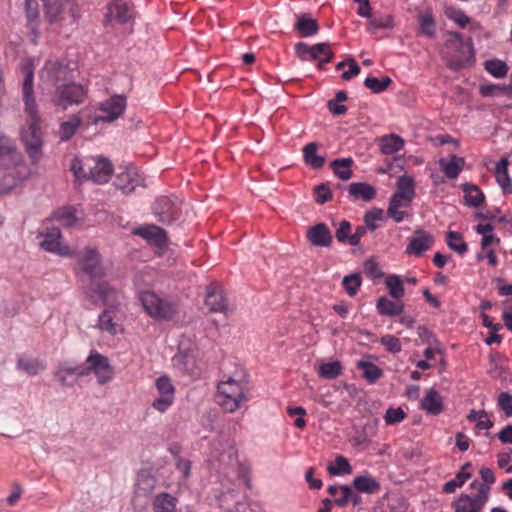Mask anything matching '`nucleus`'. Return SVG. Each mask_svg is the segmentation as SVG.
<instances>
[{"instance_id":"680f3d73","label":"nucleus","mask_w":512,"mask_h":512,"mask_svg":"<svg viewBox=\"0 0 512 512\" xmlns=\"http://www.w3.org/2000/svg\"><path fill=\"white\" fill-rule=\"evenodd\" d=\"M364 272L371 279H378L383 276V272L374 258H368L364 262Z\"/></svg>"},{"instance_id":"e433bc0d","label":"nucleus","mask_w":512,"mask_h":512,"mask_svg":"<svg viewBox=\"0 0 512 512\" xmlns=\"http://www.w3.org/2000/svg\"><path fill=\"white\" fill-rule=\"evenodd\" d=\"M353 159L348 158H338L331 162L330 166L334 172V174L341 180H349L353 172L351 170V166L353 165Z\"/></svg>"},{"instance_id":"473e14b6","label":"nucleus","mask_w":512,"mask_h":512,"mask_svg":"<svg viewBox=\"0 0 512 512\" xmlns=\"http://www.w3.org/2000/svg\"><path fill=\"white\" fill-rule=\"evenodd\" d=\"M16 368L19 371L27 373L29 376H35L44 371L46 365L37 358L18 357Z\"/></svg>"},{"instance_id":"c85d7f7f","label":"nucleus","mask_w":512,"mask_h":512,"mask_svg":"<svg viewBox=\"0 0 512 512\" xmlns=\"http://www.w3.org/2000/svg\"><path fill=\"white\" fill-rule=\"evenodd\" d=\"M508 159L501 158L500 161L496 164L495 167V177L496 181L503 190L504 194L512 193V183L510 176L508 174Z\"/></svg>"},{"instance_id":"de8ad7c7","label":"nucleus","mask_w":512,"mask_h":512,"mask_svg":"<svg viewBox=\"0 0 512 512\" xmlns=\"http://www.w3.org/2000/svg\"><path fill=\"white\" fill-rule=\"evenodd\" d=\"M357 367L362 370L363 377L370 383H374L383 375V371L371 362L361 360L358 362Z\"/></svg>"},{"instance_id":"603ef678","label":"nucleus","mask_w":512,"mask_h":512,"mask_svg":"<svg viewBox=\"0 0 512 512\" xmlns=\"http://www.w3.org/2000/svg\"><path fill=\"white\" fill-rule=\"evenodd\" d=\"M484 66L486 71L496 78H503L508 72L506 63L498 59L487 60Z\"/></svg>"},{"instance_id":"f3484780","label":"nucleus","mask_w":512,"mask_h":512,"mask_svg":"<svg viewBox=\"0 0 512 512\" xmlns=\"http://www.w3.org/2000/svg\"><path fill=\"white\" fill-rule=\"evenodd\" d=\"M134 235L140 236L147 241L148 244L154 245L159 249L167 245V232L154 224H145L132 230Z\"/></svg>"},{"instance_id":"c756f323","label":"nucleus","mask_w":512,"mask_h":512,"mask_svg":"<svg viewBox=\"0 0 512 512\" xmlns=\"http://www.w3.org/2000/svg\"><path fill=\"white\" fill-rule=\"evenodd\" d=\"M318 147L316 142H310L303 147L304 162L313 169H320L325 164V157L317 154Z\"/></svg>"},{"instance_id":"9d476101","label":"nucleus","mask_w":512,"mask_h":512,"mask_svg":"<svg viewBox=\"0 0 512 512\" xmlns=\"http://www.w3.org/2000/svg\"><path fill=\"white\" fill-rule=\"evenodd\" d=\"M86 96L87 88L80 83H76L73 79L69 83L61 84L59 90L55 91L52 101L55 106L66 110L72 105L83 103Z\"/></svg>"},{"instance_id":"79ce46f5","label":"nucleus","mask_w":512,"mask_h":512,"mask_svg":"<svg viewBox=\"0 0 512 512\" xmlns=\"http://www.w3.org/2000/svg\"><path fill=\"white\" fill-rule=\"evenodd\" d=\"M340 490L342 492V496L334 500V503L337 506L344 507L348 502H351L353 506H359L362 503L361 496L356 493L350 486L342 485L340 486Z\"/></svg>"},{"instance_id":"cd10ccee","label":"nucleus","mask_w":512,"mask_h":512,"mask_svg":"<svg viewBox=\"0 0 512 512\" xmlns=\"http://www.w3.org/2000/svg\"><path fill=\"white\" fill-rule=\"evenodd\" d=\"M150 502L154 512H174L178 500L171 494L162 492L153 497Z\"/></svg>"},{"instance_id":"39448f33","label":"nucleus","mask_w":512,"mask_h":512,"mask_svg":"<svg viewBox=\"0 0 512 512\" xmlns=\"http://www.w3.org/2000/svg\"><path fill=\"white\" fill-rule=\"evenodd\" d=\"M249 392L247 382L229 378L218 385V403L225 411L232 413L249 400Z\"/></svg>"},{"instance_id":"f8f14e48","label":"nucleus","mask_w":512,"mask_h":512,"mask_svg":"<svg viewBox=\"0 0 512 512\" xmlns=\"http://www.w3.org/2000/svg\"><path fill=\"white\" fill-rule=\"evenodd\" d=\"M40 78L43 84L55 87L56 90H59L61 84L71 82L74 76L68 65L57 61H49L42 69Z\"/></svg>"},{"instance_id":"393cba45","label":"nucleus","mask_w":512,"mask_h":512,"mask_svg":"<svg viewBox=\"0 0 512 512\" xmlns=\"http://www.w3.org/2000/svg\"><path fill=\"white\" fill-rule=\"evenodd\" d=\"M348 193L354 201L363 200L370 202L376 197L375 188L366 182L351 183L348 187Z\"/></svg>"},{"instance_id":"4be33fe9","label":"nucleus","mask_w":512,"mask_h":512,"mask_svg":"<svg viewBox=\"0 0 512 512\" xmlns=\"http://www.w3.org/2000/svg\"><path fill=\"white\" fill-rule=\"evenodd\" d=\"M319 24L316 19H313L309 14H297L294 24V30L300 37H312L319 32Z\"/></svg>"},{"instance_id":"a18cd8bd","label":"nucleus","mask_w":512,"mask_h":512,"mask_svg":"<svg viewBox=\"0 0 512 512\" xmlns=\"http://www.w3.org/2000/svg\"><path fill=\"white\" fill-rule=\"evenodd\" d=\"M342 364L340 361H332L320 364L318 368L319 376L324 379H335L342 374Z\"/></svg>"},{"instance_id":"20e7f679","label":"nucleus","mask_w":512,"mask_h":512,"mask_svg":"<svg viewBox=\"0 0 512 512\" xmlns=\"http://www.w3.org/2000/svg\"><path fill=\"white\" fill-rule=\"evenodd\" d=\"M138 299L145 312L157 321H172L179 315L177 301L169 297H162L154 291H141L138 294Z\"/></svg>"},{"instance_id":"37998d69","label":"nucleus","mask_w":512,"mask_h":512,"mask_svg":"<svg viewBox=\"0 0 512 512\" xmlns=\"http://www.w3.org/2000/svg\"><path fill=\"white\" fill-rule=\"evenodd\" d=\"M24 12L28 26L34 30L38 26L40 9L37 0H24Z\"/></svg>"},{"instance_id":"72a5a7b5","label":"nucleus","mask_w":512,"mask_h":512,"mask_svg":"<svg viewBox=\"0 0 512 512\" xmlns=\"http://www.w3.org/2000/svg\"><path fill=\"white\" fill-rule=\"evenodd\" d=\"M379 146L383 154L392 155L404 147V140L396 134L384 135L379 138Z\"/></svg>"},{"instance_id":"1a4fd4ad","label":"nucleus","mask_w":512,"mask_h":512,"mask_svg":"<svg viewBox=\"0 0 512 512\" xmlns=\"http://www.w3.org/2000/svg\"><path fill=\"white\" fill-rule=\"evenodd\" d=\"M87 366L81 365L80 376H88L93 373L99 384H106L114 378V369L108 358L97 351H91L86 358Z\"/></svg>"},{"instance_id":"a19ab883","label":"nucleus","mask_w":512,"mask_h":512,"mask_svg":"<svg viewBox=\"0 0 512 512\" xmlns=\"http://www.w3.org/2000/svg\"><path fill=\"white\" fill-rule=\"evenodd\" d=\"M471 464L466 463L462 469L456 474L455 478L446 482L443 487V491L451 494L454 493L455 490L464 485V483L471 477V474L466 471V469L470 468Z\"/></svg>"},{"instance_id":"e2e57ef3","label":"nucleus","mask_w":512,"mask_h":512,"mask_svg":"<svg viewBox=\"0 0 512 512\" xmlns=\"http://www.w3.org/2000/svg\"><path fill=\"white\" fill-rule=\"evenodd\" d=\"M406 414L402 408H389L384 416L385 422L389 425L398 424L404 420Z\"/></svg>"},{"instance_id":"4d7b16f0","label":"nucleus","mask_w":512,"mask_h":512,"mask_svg":"<svg viewBox=\"0 0 512 512\" xmlns=\"http://www.w3.org/2000/svg\"><path fill=\"white\" fill-rule=\"evenodd\" d=\"M380 343L385 347V349L393 354L399 353L402 350V345L399 340L394 335L386 334L381 337Z\"/></svg>"},{"instance_id":"dca6fc26","label":"nucleus","mask_w":512,"mask_h":512,"mask_svg":"<svg viewBox=\"0 0 512 512\" xmlns=\"http://www.w3.org/2000/svg\"><path fill=\"white\" fill-rule=\"evenodd\" d=\"M114 186L122 191L123 194H130L136 187H145V184L143 177L138 173L136 167L131 166L116 175Z\"/></svg>"},{"instance_id":"6e6552de","label":"nucleus","mask_w":512,"mask_h":512,"mask_svg":"<svg viewBox=\"0 0 512 512\" xmlns=\"http://www.w3.org/2000/svg\"><path fill=\"white\" fill-rule=\"evenodd\" d=\"M157 480L150 472L142 470L137 474L132 506L135 511L142 512L147 508L156 488Z\"/></svg>"},{"instance_id":"412c9836","label":"nucleus","mask_w":512,"mask_h":512,"mask_svg":"<svg viewBox=\"0 0 512 512\" xmlns=\"http://www.w3.org/2000/svg\"><path fill=\"white\" fill-rule=\"evenodd\" d=\"M306 237L311 245L316 247H328L332 243V234L325 223H317L310 227Z\"/></svg>"},{"instance_id":"864d4df0","label":"nucleus","mask_w":512,"mask_h":512,"mask_svg":"<svg viewBox=\"0 0 512 512\" xmlns=\"http://www.w3.org/2000/svg\"><path fill=\"white\" fill-rule=\"evenodd\" d=\"M362 278L359 273H352L350 275H346L342 280V285L347 292V294L351 297L355 296L361 286Z\"/></svg>"},{"instance_id":"b1692460","label":"nucleus","mask_w":512,"mask_h":512,"mask_svg":"<svg viewBox=\"0 0 512 512\" xmlns=\"http://www.w3.org/2000/svg\"><path fill=\"white\" fill-rule=\"evenodd\" d=\"M421 408L433 416L441 414L444 404L440 393L434 388L429 389L421 400Z\"/></svg>"},{"instance_id":"5fc2aeb1","label":"nucleus","mask_w":512,"mask_h":512,"mask_svg":"<svg viewBox=\"0 0 512 512\" xmlns=\"http://www.w3.org/2000/svg\"><path fill=\"white\" fill-rule=\"evenodd\" d=\"M445 15L460 27L464 28L470 23V18L461 9L448 7L445 10Z\"/></svg>"},{"instance_id":"09e8293b","label":"nucleus","mask_w":512,"mask_h":512,"mask_svg":"<svg viewBox=\"0 0 512 512\" xmlns=\"http://www.w3.org/2000/svg\"><path fill=\"white\" fill-rule=\"evenodd\" d=\"M446 242L448 247L458 254H463L467 251V244L459 232L448 231Z\"/></svg>"},{"instance_id":"6ab92c4d","label":"nucleus","mask_w":512,"mask_h":512,"mask_svg":"<svg viewBox=\"0 0 512 512\" xmlns=\"http://www.w3.org/2000/svg\"><path fill=\"white\" fill-rule=\"evenodd\" d=\"M126 108V97L123 95H114L100 106V110L105 113L101 116L104 122H111L122 115Z\"/></svg>"},{"instance_id":"4468645a","label":"nucleus","mask_w":512,"mask_h":512,"mask_svg":"<svg viewBox=\"0 0 512 512\" xmlns=\"http://www.w3.org/2000/svg\"><path fill=\"white\" fill-rule=\"evenodd\" d=\"M204 304L211 313L228 314L230 312L222 285L213 281L205 287Z\"/></svg>"},{"instance_id":"9b49d317","label":"nucleus","mask_w":512,"mask_h":512,"mask_svg":"<svg viewBox=\"0 0 512 512\" xmlns=\"http://www.w3.org/2000/svg\"><path fill=\"white\" fill-rule=\"evenodd\" d=\"M151 210L158 222L170 225L181 215V201L176 196H160L152 204Z\"/></svg>"},{"instance_id":"c03bdc74","label":"nucleus","mask_w":512,"mask_h":512,"mask_svg":"<svg viewBox=\"0 0 512 512\" xmlns=\"http://www.w3.org/2000/svg\"><path fill=\"white\" fill-rule=\"evenodd\" d=\"M81 122V119L77 116H73L68 121L62 122L59 129V138L62 141L70 140L80 127Z\"/></svg>"},{"instance_id":"6e6d98bb","label":"nucleus","mask_w":512,"mask_h":512,"mask_svg":"<svg viewBox=\"0 0 512 512\" xmlns=\"http://www.w3.org/2000/svg\"><path fill=\"white\" fill-rule=\"evenodd\" d=\"M383 219V210L380 208H373L364 214V225L368 227L370 231H375L378 228L376 221Z\"/></svg>"},{"instance_id":"052dcab7","label":"nucleus","mask_w":512,"mask_h":512,"mask_svg":"<svg viewBox=\"0 0 512 512\" xmlns=\"http://www.w3.org/2000/svg\"><path fill=\"white\" fill-rule=\"evenodd\" d=\"M315 200L318 204H324L332 199V191L327 183H321L314 188Z\"/></svg>"},{"instance_id":"69168bd1","label":"nucleus","mask_w":512,"mask_h":512,"mask_svg":"<svg viewBox=\"0 0 512 512\" xmlns=\"http://www.w3.org/2000/svg\"><path fill=\"white\" fill-rule=\"evenodd\" d=\"M498 406L504 411L506 417L512 416V395L501 392L498 396Z\"/></svg>"},{"instance_id":"a211bd4d","label":"nucleus","mask_w":512,"mask_h":512,"mask_svg":"<svg viewBox=\"0 0 512 512\" xmlns=\"http://www.w3.org/2000/svg\"><path fill=\"white\" fill-rule=\"evenodd\" d=\"M43 237L44 238L40 242V245L45 251L59 254L60 256H73L70 248L62 245L61 232L59 228H47Z\"/></svg>"},{"instance_id":"c9c22d12","label":"nucleus","mask_w":512,"mask_h":512,"mask_svg":"<svg viewBox=\"0 0 512 512\" xmlns=\"http://www.w3.org/2000/svg\"><path fill=\"white\" fill-rule=\"evenodd\" d=\"M376 308L380 315L392 317L400 315L403 312L404 305L402 303L393 302L387 297L382 296L377 300Z\"/></svg>"},{"instance_id":"7c9ffc66","label":"nucleus","mask_w":512,"mask_h":512,"mask_svg":"<svg viewBox=\"0 0 512 512\" xmlns=\"http://www.w3.org/2000/svg\"><path fill=\"white\" fill-rule=\"evenodd\" d=\"M464 164V158L458 157L457 155L454 154L451 155L450 161H446L443 158L439 160V165L448 179L457 178L460 172L462 171Z\"/></svg>"},{"instance_id":"ddd939ff","label":"nucleus","mask_w":512,"mask_h":512,"mask_svg":"<svg viewBox=\"0 0 512 512\" xmlns=\"http://www.w3.org/2000/svg\"><path fill=\"white\" fill-rule=\"evenodd\" d=\"M490 487L481 485L479 493L471 497L468 494H461L454 502L455 512H481L485 504L488 502Z\"/></svg>"},{"instance_id":"58836bf2","label":"nucleus","mask_w":512,"mask_h":512,"mask_svg":"<svg viewBox=\"0 0 512 512\" xmlns=\"http://www.w3.org/2000/svg\"><path fill=\"white\" fill-rule=\"evenodd\" d=\"M393 27L394 21L391 15L374 13L369 18L367 29L374 34L379 29H391Z\"/></svg>"},{"instance_id":"ea45409f","label":"nucleus","mask_w":512,"mask_h":512,"mask_svg":"<svg viewBox=\"0 0 512 512\" xmlns=\"http://www.w3.org/2000/svg\"><path fill=\"white\" fill-rule=\"evenodd\" d=\"M118 309L106 307L98 317V328L111 335L117 334L118 325L113 321V313Z\"/></svg>"},{"instance_id":"0eeeda50","label":"nucleus","mask_w":512,"mask_h":512,"mask_svg":"<svg viewBox=\"0 0 512 512\" xmlns=\"http://www.w3.org/2000/svg\"><path fill=\"white\" fill-rule=\"evenodd\" d=\"M448 39L446 40V46L448 48L460 51L463 48L468 49V55L456 54L452 56L448 62L450 69L458 71L473 62L474 59V48L473 41L471 38L464 39L459 32H448Z\"/></svg>"},{"instance_id":"13d9d810","label":"nucleus","mask_w":512,"mask_h":512,"mask_svg":"<svg viewBox=\"0 0 512 512\" xmlns=\"http://www.w3.org/2000/svg\"><path fill=\"white\" fill-rule=\"evenodd\" d=\"M351 227V223L347 220H342L339 223V227L335 232V237L338 242L350 245V237L352 235Z\"/></svg>"},{"instance_id":"bf43d9fd","label":"nucleus","mask_w":512,"mask_h":512,"mask_svg":"<svg viewBox=\"0 0 512 512\" xmlns=\"http://www.w3.org/2000/svg\"><path fill=\"white\" fill-rule=\"evenodd\" d=\"M52 219L63 226H72L76 222V216L73 212L61 209L53 212Z\"/></svg>"},{"instance_id":"49530a36","label":"nucleus","mask_w":512,"mask_h":512,"mask_svg":"<svg viewBox=\"0 0 512 512\" xmlns=\"http://www.w3.org/2000/svg\"><path fill=\"white\" fill-rule=\"evenodd\" d=\"M327 471L332 476H340L350 474L352 467L344 456L337 455L334 463L328 465Z\"/></svg>"},{"instance_id":"bb28decb","label":"nucleus","mask_w":512,"mask_h":512,"mask_svg":"<svg viewBox=\"0 0 512 512\" xmlns=\"http://www.w3.org/2000/svg\"><path fill=\"white\" fill-rule=\"evenodd\" d=\"M461 188L464 193V204L466 206L477 208L485 201V195L477 185L463 183Z\"/></svg>"},{"instance_id":"774afa93","label":"nucleus","mask_w":512,"mask_h":512,"mask_svg":"<svg viewBox=\"0 0 512 512\" xmlns=\"http://www.w3.org/2000/svg\"><path fill=\"white\" fill-rule=\"evenodd\" d=\"M387 215L395 222L400 223L404 220L406 212L400 211L399 208H397L396 200L394 199L393 201H389Z\"/></svg>"},{"instance_id":"3c124183","label":"nucleus","mask_w":512,"mask_h":512,"mask_svg":"<svg viewBox=\"0 0 512 512\" xmlns=\"http://www.w3.org/2000/svg\"><path fill=\"white\" fill-rule=\"evenodd\" d=\"M385 284L391 297L400 299L404 295L403 280L398 275H388Z\"/></svg>"},{"instance_id":"f03ea898","label":"nucleus","mask_w":512,"mask_h":512,"mask_svg":"<svg viewBox=\"0 0 512 512\" xmlns=\"http://www.w3.org/2000/svg\"><path fill=\"white\" fill-rule=\"evenodd\" d=\"M76 269L79 279L86 285L87 295L94 302L98 298L105 307L118 309L120 291L108 282L101 281L106 275V268L100 258H79Z\"/></svg>"},{"instance_id":"a878e982","label":"nucleus","mask_w":512,"mask_h":512,"mask_svg":"<svg viewBox=\"0 0 512 512\" xmlns=\"http://www.w3.org/2000/svg\"><path fill=\"white\" fill-rule=\"evenodd\" d=\"M81 365L80 366H71L67 363H61L57 366L56 371L54 373L55 379L60 383L63 387H71L74 385V381L70 380L71 377L80 376Z\"/></svg>"},{"instance_id":"338daca9","label":"nucleus","mask_w":512,"mask_h":512,"mask_svg":"<svg viewBox=\"0 0 512 512\" xmlns=\"http://www.w3.org/2000/svg\"><path fill=\"white\" fill-rule=\"evenodd\" d=\"M294 52L298 59L301 61L311 60L312 46L305 42H297L294 45Z\"/></svg>"},{"instance_id":"8fccbe9b","label":"nucleus","mask_w":512,"mask_h":512,"mask_svg":"<svg viewBox=\"0 0 512 512\" xmlns=\"http://www.w3.org/2000/svg\"><path fill=\"white\" fill-rule=\"evenodd\" d=\"M392 83V79L389 76L382 77L381 79L375 77H367L364 80V85L372 93L379 94L384 92Z\"/></svg>"},{"instance_id":"2f4dec72","label":"nucleus","mask_w":512,"mask_h":512,"mask_svg":"<svg viewBox=\"0 0 512 512\" xmlns=\"http://www.w3.org/2000/svg\"><path fill=\"white\" fill-rule=\"evenodd\" d=\"M419 33L428 38H433L436 33V22L431 9H426L417 15Z\"/></svg>"},{"instance_id":"0e129e2a","label":"nucleus","mask_w":512,"mask_h":512,"mask_svg":"<svg viewBox=\"0 0 512 512\" xmlns=\"http://www.w3.org/2000/svg\"><path fill=\"white\" fill-rule=\"evenodd\" d=\"M368 230L369 229L366 225H359L356 227L354 233L350 237V246L359 247V249L355 250L354 252H360V253L364 252L360 247V240L362 237H364L367 234Z\"/></svg>"},{"instance_id":"f704fd0d","label":"nucleus","mask_w":512,"mask_h":512,"mask_svg":"<svg viewBox=\"0 0 512 512\" xmlns=\"http://www.w3.org/2000/svg\"><path fill=\"white\" fill-rule=\"evenodd\" d=\"M353 486L357 492L374 494L380 490L379 482L369 475H360L354 478Z\"/></svg>"},{"instance_id":"4c0bfd02","label":"nucleus","mask_w":512,"mask_h":512,"mask_svg":"<svg viewBox=\"0 0 512 512\" xmlns=\"http://www.w3.org/2000/svg\"><path fill=\"white\" fill-rule=\"evenodd\" d=\"M396 186V197L405 198L406 202H412L415 195L413 178L406 175L400 176L397 180Z\"/></svg>"},{"instance_id":"2eb2a0df","label":"nucleus","mask_w":512,"mask_h":512,"mask_svg":"<svg viewBox=\"0 0 512 512\" xmlns=\"http://www.w3.org/2000/svg\"><path fill=\"white\" fill-rule=\"evenodd\" d=\"M155 386L159 397L152 402V407L160 413H164L174 402L175 389L171 380L165 375L157 378Z\"/></svg>"},{"instance_id":"7ed1b4c3","label":"nucleus","mask_w":512,"mask_h":512,"mask_svg":"<svg viewBox=\"0 0 512 512\" xmlns=\"http://www.w3.org/2000/svg\"><path fill=\"white\" fill-rule=\"evenodd\" d=\"M70 169L77 179L90 180L96 184L107 183L113 173L112 163L102 156L85 159L74 157Z\"/></svg>"},{"instance_id":"5701e85b","label":"nucleus","mask_w":512,"mask_h":512,"mask_svg":"<svg viewBox=\"0 0 512 512\" xmlns=\"http://www.w3.org/2000/svg\"><path fill=\"white\" fill-rule=\"evenodd\" d=\"M132 10L123 0H114L108 6L106 17L108 20H115L120 24H125L132 19Z\"/></svg>"},{"instance_id":"aec40b11","label":"nucleus","mask_w":512,"mask_h":512,"mask_svg":"<svg viewBox=\"0 0 512 512\" xmlns=\"http://www.w3.org/2000/svg\"><path fill=\"white\" fill-rule=\"evenodd\" d=\"M434 242V237L423 229H417L409 238V243L406 247L408 254L419 255L429 250Z\"/></svg>"},{"instance_id":"423d86ee","label":"nucleus","mask_w":512,"mask_h":512,"mask_svg":"<svg viewBox=\"0 0 512 512\" xmlns=\"http://www.w3.org/2000/svg\"><path fill=\"white\" fill-rule=\"evenodd\" d=\"M45 18L50 25H62L68 18L73 24L78 19V6L72 0H42Z\"/></svg>"},{"instance_id":"f257e3e1","label":"nucleus","mask_w":512,"mask_h":512,"mask_svg":"<svg viewBox=\"0 0 512 512\" xmlns=\"http://www.w3.org/2000/svg\"><path fill=\"white\" fill-rule=\"evenodd\" d=\"M23 72L22 98L26 114V125L21 130V141L24 144L31 164L37 165L43 156L42 120L34 97V72L29 66H25Z\"/></svg>"}]
</instances>
